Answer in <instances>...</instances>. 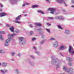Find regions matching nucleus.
<instances>
[{"mask_svg": "<svg viewBox=\"0 0 74 74\" xmlns=\"http://www.w3.org/2000/svg\"><path fill=\"white\" fill-rule=\"evenodd\" d=\"M52 62H51L52 64H55L56 66L57 67H59L60 65L59 64L60 63V61H59L58 59H55V58L53 57L52 58Z\"/></svg>", "mask_w": 74, "mask_h": 74, "instance_id": "nucleus-1", "label": "nucleus"}, {"mask_svg": "<svg viewBox=\"0 0 74 74\" xmlns=\"http://www.w3.org/2000/svg\"><path fill=\"white\" fill-rule=\"evenodd\" d=\"M15 36H16V34H9L8 36V38L5 40V42L9 43L11 41V37H13Z\"/></svg>", "mask_w": 74, "mask_h": 74, "instance_id": "nucleus-2", "label": "nucleus"}, {"mask_svg": "<svg viewBox=\"0 0 74 74\" xmlns=\"http://www.w3.org/2000/svg\"><path fill=\"white\" fill-rule=\"evenodd\" d=\"M26 41L24 39V38L21 37L19 38V43L20 44H24L26 43Z\"/></svg>", "mask_w": 74, "mask_h": 74, "instance_id": "nucleus-3", "label": "nucleus"}, {"mask_svg": "<svg viewBox=\"0 0 74 74\" xmlns=\"http://www.w3.org/2000/svg\"><path fill=\"white\" fill-rule=\"evenodd\" d=\"M63 69L64 70L66 71V72H67L68 73H69V72H71V71H72L73 70V69L71 68L69 69H67L65 66L63 67Z\"/></svg>", "mask_w": 74, "mask_h": 74, "instance_id": "nucleus-4", "label": "nucleus"}, {"mask_svg": "<svg viewBox=\"0 0 74 74\" xmlns=\"http://www.w3.org/2000/svg\"><path fill=\"white\" fill-rule=\"evenodd\" d=\"M69 51L70 53H71L72 55L74 54V51L73 47L71 46H69Z\"/></svg>", "mask_w": 74, "mask_h": 74, "instance_id": "nucleus-5", "label": "nucleus"}, {"mask_svg": "<svg viewBox=\"0 0 74 74\" xmlns=\"http://www.w3.org/2000/svg\"><path fill=\"white\" fill-rule=\"evenodd\" d=\"M47 10L48 11H51L50 13L53 14L54 11H55L56 10V9L55 8H49Z\"/></svg>", "mask_w": 74, "mask_h": 74, "instance_id": "nucleus-6", "label": "nucleus"}, {"mask_svg": "<svg viewBox=\"0 0 74 74\" xmlns=\"http://www.w3.org/2000/svg\"><path fill=\"white\" fill-rule=\"evenodd\" d=\"M56 1L60 3H64L65 4V6H67V4L64 2L63 0H57Z\"/></svg>", "mask_w": 74, "mask_h": 74, "instance_id": "nucleus-7", "label": "nucleus"}, {"mask_svg": "<svg viewBox=\"0 0 74 74\" xmlns=\"http://www.w3.org/2000/svg\"><path fill=\"white\" fill-rule=\"evenodd\" d=\"M53 46L54 47H57L58 46V42L57 41L55 42L53 45Z\"/></svg>", "mask_w": 74, "mask_h": 74, "instance_id": "nucleus-8", "label": "nucleus"}, {"mask_svg": "<svg viewBox=\"0 0 74 74\" xmlns=\"http://www.w3.org/2000/svg\"><path fill=\"white\" fill-rule=\"evenodd\" d=\"M7 14L4 12L0 13V17H2V16H5Z\"/></svg>", "mask_w": 74, "mask_h": 74, "instance_id": "nucleus-9", "label": "nucleus"}, {"mask_svg": "<svg viewBox=\"0 0 74 74\" xmlns=\"http://www.w3.org/2000/svg\"><path fill=\"white\" fill-rule=\"evenodd\" d=\"M7 63L6 62H3L2 64V66L3 67H5V66H7Z\"/></svg>", "mask_w": 74, "mask_h": 74, "instance_id": "nucleus-10", "label": "nucleus"}, {"mask_svg": "<svg viewBox=\"0 0 74 74\" xmlns=\"http://www.w3.org/2000/svg\"><path fill=\"white\" fill-rule=\"evenodd\" d=\"M65 34H69L70 33V31L69 29H67L65 32Z\"/></svg>", "mask_w": 74, "mask_h": 74, "instance_id": "nucleus-11", "label": "nucleus"}, {"mask_svg": "<svg viewBox=\"0 0 74 74\" xmlns=\"http://www.w3.org/2000/svg\"><path fill=\"white\" fill-rule=\"evenodd\" d=\"M12 4H15L16 3V0H12V1H10Z\"/></svg>", "mask_w": 74, "mask_h": 74, "instance_id": "nucleus-12", "label": "nucleus"}, {"mask_svg": "<svg viewBox=\"0 0 74 74\" xmlns=\"http://www.w3.org/2000/svg\"><path fill=\"white\" fill-rule=\"evenodd\" d=\"M60 49H64V45H61L59 48Z\"/></svg>", "mask_w": 74, "mask_h": 74, "instance_id": "nucleus-13", "label": "nucleus"}, {"mask_svg": "<svg viewBox=\"0 0 74 74\" xmlns=\"http://www.w3.org/2000/svg\"><path fill=\"white\" fill-rule=\"evenodd\" d=\"M10 30L12 32H14V27H12L11 28H10Z\"/></svg>", "mask_w": 74, "mask_h": 74, "instance_id": "nucleus-14", "label": "nucleus"}, {"mask_svg": "<svg viewBox=\"0 0 74 74\" xmlns=\"http://www.w3.org/2000/svg\"><path fill=\"white\" fill-rule=\"evenodd\" d=\"M9 43L8 42H5V43H4V45L5 46V47H8V46H9Z\"/></svg>", "mask_w": 74, "mask_h": 74, "instance_id": "nucleus-15", "label": "nucleus"}, {"mask_svg": "<svg viewBox=\"0 0 74 74\" xmlns=\"http://www.w3.org/2000/svg\"><path fill=\"white\" fill-rule=\"evenodd\" d=\"M1 71L2 72V74H5L6 72H7V70H5L4 71H3V70H1Z\"/></svg>", "mask_w": 74, "mask_h": 74, "instance_id": "nucleus-16", "label": "nucleus"}, {"mask_svg": "<svg viewBox=\"0 0 74 74\" xmlns=\"http://www.w3.org/2000/svg\"><path fill=\"white\" fill-rule=\"evenodd\" d=\"M38 7V5H33L32 6V8H37Z\"/></svg>", "mask_w": 74, "mask_h": 74, "instance_id": "nucleus-17", "label": "nucleus"}, {"mask_svg": "<svg viewBox=\"0 0 74 74\" xmlns=\"http://www.w3.org/2000/svg\"><path fill=\"white\" fill-rule=\"evenodd\" d=\"M35 25H36V26H41V24L40 23H35Z\"/></svg>", "mask_w": 74, "mask_h": 74, "instance_id": "nucleus-18", "label": "nucleus"}, {"mask_svg": "<svg viewBox=\"0 0 74 74\" xmlns=\"http://www.w3.org/2000/svg\"><path fill=\"white\" fill-rule=\"evenodd\" d=\"M38 12H39V13H41V14H44V13L43 12V11H42L41 10H39L38 11Z\"/></svg>", "mask_w": 74, "mask_h": 74, "instance_id": "nucleus-19", "label": "nucleus"}, {"mask_svg": "<svg viewBox=\"0 0 74 74\" xmlns=\"http://www.w3.org/2000/svg\"><path fill=\"white\" fill-rule=\"evenodd\" d=\"M21 15L18 16V17H17L16 18V20H19V19H20V18H21Z\"/></svg>", "mask_w": 74, "mask_h": 74, "instance_id": "nucleus-20", "label": "nucleus"}, {"mask_svg": "<svg viewBox=\"0 0 74 74\" xmlns=\"http://www.w3.org/2000/svg\"><path fill=\"white\" fill-rule=\"evenodd\" d=\"M0 53H4V51L3 50H0Z\"/></svg>", "mask_w": 74, "mask_h": 74, "instance_id": "nucleus-21", "label": "nucleus"}, {"mask_svg": "<svg viewBox=\"0 0 74 74\" xmlns=\"http://www.w3.org/2000/svg\"><path fill=\"white\" fill-rule=\"evenodd\" d=\"M67 60H71V58H70V57H67L66 58Z\"/></svg>", "mask_w": 74, "mask_h": 74, "instance_id": "nucleus-22", "label": "nucleus"}, {"mask_svg": "<svg viewBox=\"0 0 74 74\" xmlns=\"http://www.w3.org/2000/svg\"><path fill=\"white\" fill-rule=\"evenodd\" d=\"M15 72L17 74H19V72L18 71V70L17 69L15 70Z\"/></svg>", "mask_w": 74, "mask_h": 74, "instance_id": "nucleus-23", "label": "nucleus"}, {"mask_svg": "<svg viewBox=\"0 0 74 74\" xmlns=\"http://www.w3.org/2000/svg\"><path fill=\"white\" fill-rule=\"evenodd\" d=\"M5 34V32L3 31H0V34Z\"/></svg>", "mask_w": 74, "mask_h": 74, "instance_id": "nucleus-24", "label": "nucleus"}, {"mask_svg": "<svg viewBox=\"0 0 74 74\" xmlns=\"http://www.w3.org/2000/svg\"><path fill=\"white\" fill-rule=\"evenodd\" d=\"M0 39L1 40H3V38L2 36L0 35Z\"/></svg>", "mask_w": 74, "mask_h": 74, "instance_id": "nucleus-25", "label": "nucleus"}, {"mask_svg": "<svg viewBox=\"0 0 74 74\" xmlns=\"http://www.w3.org/2000/svg\"><path fill=\"white\" fill-rule=\"evenodd\" d=\"M15 23H20L21 22L20 21H15Z\"/></svg>", "mask_w": 74, "mask_h": 74, "instance_id": "nucleus-26", "label": "nucleus"}, {"mask_svg": "<svg viewBox=\"0 0 74 74\" xmlns=\"http://www.w3.org/2000/svg\"><path fill=\"white\" fill-rule=\"evenodd\" d=\"M48 19H53L54 18L53 17H48Z\"/></svg>", "mask_w": 74, "mask_h": 74, "instance_id": "nucleus-27", "label": "nucleus"}, {"mask_svg": "<svg viewBox=\"0 0 74 74\" xmlns=\"http://www.w3.org/2000/svg\"><path fill=\"white\" fill-rule=\"evenodd\" d=\"M35 53L37 55H40V53H39V52H38V51H36Z\"/></svg>", "mask_w": 74, "mask_h": 74, "instance_id": "nucleus-28", "label": "nucleus"}, {"mask_svg": "<svg viewBox=\"0 0 74 74\" xmlns=\"http://www.w3.org/2000/svg\"><path fill=\"white\" fill-rule=\"evenodd\" d=\"M15 53L12 52V53H11V55H12V56H14Z\"/></svg>", "mask_w": 74, "mask_h": 74, "instance_id": "nucleus-29", "label": "nucleus"}, {"mask_svg": "<svg viewBox=\"0 0 74 74\" xmlns=\"http://www.w3.org/2000/svg\"><path fill=\"white\" fill-rule=\"evenodd\" d=\"M69 66H71L72 65V63L71 62H70L69 64Z\"/></svg>", "mask_w": 74, "mask_h": 74, "instance_id": "nucleus-30", "label": "nucleus"}, {"mask_svg": "<svg viewBox=\"0 0 74 74\" xmlns=\"http://www.w3.org/2000/svg\"><path fill=\"white\" fill-rule=\"evenodd\" d=\"M58 28H59V29H62V28L60 25H58Z\"/></svg>", "mask_w": 74, "mask_h": 74, "instance_id": "nucleus-31", "label": "nucleus"}, {"mask_svg": "<svg viewBox=\"0 0 74 74\" xmlns=\"http://www.w3.org/2000/svg\"><path fill=\"white\" fill-rule=\"evenodd\" d=\"M50 40H55V39L53 38H51L50 39Z\"/></svg>", "mask_w": 74, "mask_h": 74, "instance_id": "nucleus-32", "label": "nucleus"}, {"mask_svg": "<svg viewBox=\"0 0 74 74\" xmlns=\"http://www.w3.org/2000/svg\"><path fill=\"white\" fill-rule=\"evenodd\" d=\"M45 42V40H42V41L40 42V44H43L44 42Z\"/></svg>", "mask_w": 74, "mask_h": 74, "instance_id": "nucleus-33", "label": "nucleus"}, {"mask_svg": "<svg viewBox=\"0 0 74 74\" xmlns=\"http://www.w3.org/2000/svg\"><path fill=\"white\" fill-rule=\"evenodd\" d=\"M25 3L26 4H27V5H29L30 4V3H27L26 2H25Z\"/></svg>", "mask_w": 74, "mask_h": 74, "instance_id": "nucleus-34", "label": "nucleus"}, {"mask_svg": "<svg viewBox=\"0 0 74 74\" xmlns=\"http://www.w3.org/2000/svg\"><path fill=\"white\" fill-rule=\"evenodd\" d=\"M46 30L49 33H50V31L49 30V29H46Z\"/></svg>", "mask_w": 74, "mask_h": 74, "instance_id": "nucleus-35", "label": "nucleus"}, {"mask_svg": "<svg viewBox=\"0 0 74 74\" xmlns=\"http://www.w3.org/2000/svg\"><path fill=\"white\" fill-rule=\"evenodd\" d=\"M36 40V38H34L32 39V41H34V40Z\"/></svg>", "mask_w": 74, "mask_h": 74, "instance_id": "nucleus-36", "label": "nucleus"}, {"mask_svg": "<svg viewBox=\"0 0 74 74\" xmlns=\"http://www.w3.org/2000/svg\"><path fill=\"white\" fill-rule=\"evenodd\" d=\"M0 6H1V7H3V5L1 3H0Z\"/></svg>", "mask_w": 74, "mask_h": 74, "instance_id": "nucleus-37", "label": "nucleus"}, {"mask_svg": "<svg viewBox=\"0 0 74 74\" xmlns=\"http://www.w3.org/2000/svg\"><path fill=\"white\" fill-rule=\"evenodd\" d=\"M15 32H16V33H19V30L16 29V30Z\"/></svg>", "mask_w": 74, "mask_h": 74, "instance_id": "nucleus-38", "label": "nucleus"}, {"mask_svg": "<svg viewBox=\"0 0 74 74\" xmlns=\"http://www.w3.org/2000/svg\"><path fill=\"white\" fill-rule=\"evenodd\" d=\"M50 0H46V1H47V2H48V3H50V1H49Z\"/></svg>", "mask_w": 74, "mask_h": 74, "instance_id": "nucleus-39", "label": "nucleus"}, {"mask_svg": "<svg viewBox=\"0 0 74 74\" xmlns=\"http://www.w3.org/2000/svg\"><path fill=\"white\" fill-rule=\"evenodd\" d=\"M56 19H60V17L59 16H57L56 17Z\"/></svg>", "mask_w": 74, "mask_h": 74, "instance_id": "nucleus-40", "label": "nucleus"}, {"mask_svg": "<svg viewBox=\"0 0 74 74\" xmlns=\"http://www.w3.org/2000/svg\"><path fill=\"white\" fill-rule=\"evenodd\" d=\"M30 57L31 58H33V59H34V57L33 56H31Z\"/></svg>", "mask_w": 74, "mask_h": 74, "instance_id": "nucleus-41", "label": "nucleus"}, {"mask_svg": "<svg viewBox=\"0 0 74 74\" xmlns=\"http://www.w3.org/2000/svg\"><path fill=\"white\" fill-rule=\"evenodd\" d=\"M18 56H21V54L20 53L18 54Z\"/></svg>", "mask_w": 74, "mask_h": 74, "instance_id": "nucleus-42", "label": "nucleus"}, {"mask_svg": "<svg viewBox=\"0 0 74 74\" xmlns=\"http://www.w3.org/2000/svg\"><path fill=\"white\" fill-rule=\"evenodd\" d=\"M30 33L31 35H32V34H33V32L31 31L30 32Z\"/></svg>", "mask_w": 74, "mask_h": 74, "instance_id": "nucleus-43", "label": "nucleus"}, {"mask_svg": "<svg viewBox=\"0 0 74 74\" xmlns=\"http://www.w3.org/2000/svg\"><path fill=\"white\" fill-rule=\"evenodd\" d=\"M6 26L7 27H10V25H8V24H7Z\"/></svg>", "mask_w": 74, "mask_h": 74, "instance_id": "nucleus-44", "label": "nucleus"}, {"mask_svg": "<svg viewBox=\"0 0 74 74\" xmlns=\"http://www.w3.org/2000/svg\"><path fill=\"white\" fill-rule=\"evenodd\" d=\"M33 48L34 49H35L36 50V47H33Z\"/></svg>", "mask_w": 74, "mask_h": 74, "instance_id": "nucleus-45", "label": "nucleus"}, {"mask_svg": "<svg viewBox=\"0 0 74 74\" xmlns=\"http://www.w3.org/2000/svg\"><path fill=\"white\" fill-rule=\"evenodd\" d=\"M47 25H48L49 26H50L51 25L49 24V23H47Z\"/></svg>", "mask_w": 74, "mask_h": 74, "instance_id": "nucleus-46", "label": "nucleus"}, {"mask_svg": "<svg viewBox=\"0 0 74 74\" xmlns=\"http://www.w3.org/2000/svg\"><path fill=\"white\" fill-rule=\"evenodd\" d=\"M30 27H33V25H30Z\"/></svg>", "mask_w": 74, "mask_h": 74, "instance_id": "nucleus-47", "label": "nucleus"}, {"mask_svg": "<svg viewBox=\"0 0 74 74\" xmlns=\"http://www.w3.org/2000/svg\"><path fill=\"white\" fill-rule=\"evenodd\" d=\"M42 38H44V35H43L42 36Z\"/></svg>", "mask_w": 74, "mask_h": 74, "instance_id": "nucleus-48", "label": "nucleus"}, {"mask_svg": "<svg viewBox=\"0 0 74 74\" xmlns=\"http://www.w3.org/2000/svg\"><path fill=\"white\" fill-rule=\"evenodd\" d=\"M60 54L61 55V56H63V55H62V53H60Z\"/></svg>", "mask_w": 74, "mask_h": 74, "instance_id": "nucleus-49", "label": "nucleus"}, {"mask_svg": "<svg viewBox=\"0 0 74 74\" xmlns=\"http://www.w3.org/2000/svg\"><path fill=\"white\" fill-rule=\"evenodd\" d=\"M23 7H24V6H25V4H23Z\"/></svg>", "mask_w": 74, "mask_h": 74, "instance_id": "nucleus-50", "label": "nucleus"}, {"mask_svg": "<svg viewBox=\"0 0 74 74\" xmlns=\"http://www.w3.org/2000/svg\"><path fill=\"white\" fill-rule=\"evenodd\" d=\"M24 16H27V14H25Z\"/></svg>", "mask_w": 74, "mask_h": 74, "instance_id": "nucleus-51", "label": "nucleus"}, {"mask_svg": "<svg viewBox=\"0 0 74 74\" xmlns=\"http://www.w3.org/2000/svg\"><path fill=\"white\" fill-rule=\"evenodd\" d=\"M0 11H2V9H0Z\"/></svg>", "mask_w": 74, "mask_h": 74, "instance_id": "nucleus-52", "label": "nucleus"}, {"mask_svg": "<svg viewBox=\"0 0 74 74\" xmlns=\"http://www.w3.org/2000/svg\"><path fill=\"white\" fill-rule=\"evenodd\" d=\"M12 61H14V59H12Z\"/></svg>", "mask_w": 74, "mask_h": 74, "instance_id": "nucleus-53", "label": "nucleus"}, {"mask_svg": "<svg viewBox=\"0 0 74 74\" xmlns=\"http://www.w3.org/2000/svg\"><path fill=\"white\" fill-rule=\"evenodd\" d=\"M70 74H73V73H71Z\"/></svg>", "mask_w": 74, "mask_h": 74, "instance_id": "nucleus-54", "label": "nucleus"}, {"mask_svg": "<svg viewBox=\"0 0 74 74\" xmlns=\"http://www.w3.org/2000/svg\"><path fill=\"white\" fill-rule=\"evenodd\" d=\"M0 65H1V63H0Z\"/></svg>", "mask_w": 74, "mask_h": 74, "instance_id": "nucleus-55", "label": "nucleus"}, {"mask_svg": "<svg viewBox=\"0 0 74 74\" xmlns=\"http://www.w3.org/2000/svg\"><path fill=\"white\" fill-rule=\"evenodd\" d=\"M0 25H1V24H0Z\"/></svg>", "mask_w": 74, "mask_h": 74, "instance_id": "nucleus-56", "label": "nucleus"}, {"mask_svg": "<svg viewBox=\"0 0 74 74\" xmlns=\"http://www.w3.org/2000/svg\"><path fill=\"white\" fill-rule=\"evenodd\" d=\"M73 46H74V44L73 45Z\"/></svg>", "mask_w": 74, "mask_h": 74, "instance_id": "nucleus-57", "label": "nucleus"}]
</instances>
